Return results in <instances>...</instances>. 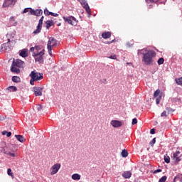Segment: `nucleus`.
I'll use <instances>...</instances> for the list:
<instances>
[{
    "label": "nucleus",
    "mask_w": 182,
    "mask_h": 182,
    "mask_svg": "<svg viewBox=\"0 0 182 182\" xmlns=\"http://www.w3.org/2000/svg\"><path fill=\"white\" fill-rule=\"evenodd\" d=\"M158 65H163V63H164V58H161L158 60L157 61Z\"/></svg>",
    "instance_id": "2f4dec72"
},
{
    "label": "nucleus",
    "mask_w": 182,
    "mask_h": 182,
    "mask_svg": "<svg viewBox=\"0 0 182 182\" xmlns=\"http://www.w3.org/2000/svg\"><path fill=\"white\" fill-rule=\"evenodd\" d=\"M109 59H117V56L116 55V54L112 55L108 57Z\"/></svg>",
    "instance_id": "37998d69"
},
{
    "label": "nucleus",
    "mask_w": 182,
    "mask_h": 182,
    "mask_svg": "<svg viewBox=\"0 0 182 182\" xmlns=\"http://www.w3.org/2000/svg\"><path fill=\"white\" fill-rule=\"evenodd\" d=\"M7 90H9V92H16V90H18V88H16V87L15 86H10L7 88Z\"/></svg>",
    "instance_id": "a878e982"
},
{
    "label": "nucleus",
    "mask_w": 182,
    "mask_h": 182,
    "mask_svg": "<svg viewBox=\"0 0 182 182\" xmlns=\"http://www.w3.org/2000/svg\"><path fill=\"white\" fill-rule=\"evenodd\" d=\"M30 14H31V15H35L36 16H41V15L43 14V11H42V9H37L35 11L31 9Z\"/></svg>",
    "instance_id": "4468645a"
},
{
    "label": "nucleus",
    "mask_w": 182,
    "mask_h": 182,
    "mask_svg": "<svg viewBox=\"0 0 182 182\" xmlns=\"http://www.w3.org/2000/svg\"><path fill=\"white\" fill-rule=\"evenodd\" d=\"M172 159L175 161V163H178L179 161H181V156H180L179 151L173 153Z\"/></svg>",
    "instance_id": "9b49d317"
},
{
    "label": "nucleus",
    "mask_w": 182,
    "mask_h": 182,
    "mask_svg": "<svg viewBox=\"0 0 182 182\" xmlns=\"http://www.w3.org/2000/svg\"><path fill=\"white\" fill-rule=\"evenodd\" d=\"M51 12L49 11V10H48V9H44V15H46V16L50 15Z\"/></svg>",
    "instance_id": "4c0bfd02"
},
{
    "label": "nucleus",
    "mask_w": 182,
    "mask_h": 182,
    "mask_svg": "<svg viewBox=\"0 0 182 182\" xmlns=\"http://www.w3.org/2000/svg\"><path fill=\"white\" fill-rule=\"evenodd\" d=\"M122 177L124 178H130V177H132V171H124V173H122Z\"/></svg>",
    "instance_id": "6ab92c4d"
},
{
    "label": "nucleus",
    "mask_w": 182,
    "mask_h": 182,
    "mask_svg": "<svg viewBox=\"0 0 182 182\" xmlns=\"http://www.w3.org/2000/svg\"><path fill=\"white\" fill-rule=\"evenodd\" d=\"M73 180H80V175L78 173H74L72 175Z\"/></svg>",
    "instance_id": "b1692460"
},
{
    "label": "nucleus",
    "mask_w": 182,
    "mask_h": 182,
    "mask_svg": "<svg viewBox=\"0 0 182 182\" xmlns=\"http://www.w3.org/2000/svg\"><path fill=\"white\" fill-rule=\"evenodd\" d=\"M175 80H176V85H179L180 86L182 85V77L179 78H176Z\"/></svg>",
    "instance_id": "bb28decb"
},
{
    "label": "nucleus",
    "mask_w": 182,
    "mask_h": 182,
    "mask_svg": "<svg viewBox=\"0 0 182 182\" xmlns=\"http://www.w3.org/2000/svg\"><path fill=\"white\" fill-rule=\"evenodd\" d=\"M157 173H161V169H156L154 171V174H157Z\"/></svg>",
    "instance_id": "de8ad7c7"
},
{
    "label": "nucleus",
    "mask_w": 182,
    "mask_h": 182,
    "mask_svg": "<svg viewBox=\"0 0 182 182\" xmlns=\"http://www.w3.org/2000/svg\"><path fill=\"white\" fill-rule=\"evenodd\" d=\"M80 2L82 6L85 9L86 12L87 14H90V7H89V4L86 0H77Z\"/></svg>",
    "instance_id": "9d476101"
},
{
    "label": "nucleus",
    "mask_w": 182,
    "mask_h": 182,
    "mask_svg": "<svg viewBox=\"0 0 182 182\" xmlns=\"http://www.w3.org/2000/svg\"><path fill=\"white\" fill-rule=\"evenodd\" d=\"M46 28L47 29H49V28H50V26H53V25H55V23H53V21H50V20H48L47 21H46Z\"/></svg>",
    "instance_id": "412c9836"
},
{
    "label": "nucleus",
    "mask_w": 182,
    "mask_h": 182,
    "mask_svg": "<svg viewBox=\"0 0 182 182\" xmlns=\"http://www.w3.org/2000/svg\"><path fill=\"white\" fill-rule=\"evenodd\" d=\"M11 71L13 72V73H21V70H19V68H16V65H14V64L11 65Z\"/></svg>",
    "instance_id": "a211bd4d"
},
{
    "label": "nucleus",
    "mask_w": 182,
    "mask_h": 182,
    "mask_svg": "<svg viewBox=\"0 0 182 182\" xmlns=\"http://www.w3.org/2000/svg\"><path fill=\"white\" fill-rule=\"evenodd\" d=\"M7 133H8V131H3L1 132V134H3V136H5L6 134H7Z\"/></svg>",
    "instance_id": "864d4df0"
},
{
    "label": "nucleus",
    "mask_w": 182,
    "mask_h": 182,
    "mask_svg": "<svg viewBox=\"0 0 182 182\" xmlns=\"http://www.w3.org/2000/svg\"><path fill=\"white\" fill-rule=\"evenodd\" d=\"M58 26H60V23L58 24Z\"/></svg>",
    "instance_id": "bf43d9fd"
},
{
    "label": "nucleus",
    "mask_w": 182,
    "mask_h": 182,
    "mask_svg": "<svg viewBox=\"0 0 182 182\" xmlns=\"http://www.w3.org/2000/svg\"><path fill=\"white\" fill-rule=\"evenodd\" d=\"M1 49H4L7 52H9V50H11V47L9 46V42L4 43V44H2Z\"/></svg>",
    "instance_id": "dca6fc26"
},
{
    "label": "nucleus",
    "mask_w": 182,
    "mask_h": 182,
    "mask_svg": "<svg viewBox=\"0 0 182 182\" xmlns=\"http://www.w3.org/2000/svg\"><path fill=\"white\" fill-rule=\"evenodd\" d=\"M60 169V164H54L50 169L51 176H53Z\"/></svg>",
    "instance_id": "0eeeda50"
},
{
    "label": "nucleus",
    "mask_w": 182,
    "mask_h": 182,
    "mask_svg": "<svg viewBox=\"0 0 182 182\" xmlns=\"http://www.w3.org/2000/svg\"><path fill=\"white\" fill-rule=\"evenodd\" d=\"M16 35V31H10L9 33H7L6 38H8L7 39L8 42H11V39H14Z\"/></svg>",
    "instance_id": "2eb2a0df"
},
{
    "label": "nucleus",
    "mask_w": 182,
    "mask_h": 182,
    "mask_svg": "<svg viewBox=\"0 0 182 182\" xmlns=\"http://www.w3.org/2000/svg\"><path fill=\"white\" fill-rule=\"evenodd\" d=\"M132 124H133V125L137 124V118H134V119H132Z\"/></svg>",
    "instance_id": "c03bdc74"
},
{
    "label": "nucleus",
    "mask_w": 182,
    "mask_h": 182,
    "mask_svg": "<svg viewBox=\"0 0 182 182\" xmlns=\"http://www.w3.org/2000/svg\"><path fill=\"white\" fill-rule=\"evenodd\" d=\"M147 4H153L154 2H159V0H146Z\"/></svg>",
    "instance_id": "ea45409f"
},
{
    "label": "nucleus",
    "mask_w": 182,
    "mask_h": 182,
    "mask_svg": "<svg viewBox=\"0 0 182 182\" xmlns=\"http://www.w3.org/2000/svg\"><path fill=\"white\" fill-rule=\"evenodd\" d=\"M168 116V113L167 112L166 109L161 114V117H167Z\"/></svg>",
    "instance_id": "c756f323"
},
{
    "label": "nucleus",
    "mask_w": 182,
    "mask_h": 182,
    "mask_svg": "<svg viewBox=\"0 0 182 182\" xmlns=\"http://www.w3.org/2000/svg\"><path fill=\"white\" fill-rule=\"evenodd\" d=\"M15 137L17 139L18 141H20V143H23L25 141V137L22 135H15Z\"/></svg>",
    "instance_id": "4be33fe9"
},
{
    "label": "nucleus",
    "mask_w": 182,
    "mask_h": 182,
    "mask_svg": "<svg viewBox=\"0 0 182 182\" xmlns=\"http://www.w3.org/2000/svg\"><path fill=\"white\" fill-rule=\"evenodd\" d=\"M35 96H42L43 87H33Z\"/></svg>",
    "instance_id": "ddd939ff"
},
{
    "label": "nucleus",
    "mask_w": 182,
    "mask_h": 182,
    "mask_svg": "<svg viewBox=\"0 0 182 182\" xmlns=\"http://www.w3.org/2000/svg\"><path fill=\"white\" fill-rule=\"evenodd\" d=\"M35 50H36L35 47H31L30 48L31 52H35Z\"/></svg>",
    "instance_id": "5fc2aeb1"
},
{
    "label": "nucleus",
    "mask_w": 182,
    "mask_h": 182,
    "mask_svg": "<svg viewBox=\"0 0 182 182\" xmlns=\"http://www.w3.org/2000/svg\"><path fill=\"white\" fill-rule=\"evenodd\" d=\"M160 100H161V95L159 96V97L156 99V105H160Z\"/></svg>",
    "instance_id": "58836bf2"
},
{
    "label": "nucleus",
    "mask_w": 182,
    "mask_h": 182,
    "mask_svg": "<svg viewBox=\"0 0 182 182\" xmlns=\"http://www.w3.org/2000/svg\"><path fill=\"white\" fill-rule=\"evenodd\" d=\"M176 180H177V178H173V182H176Z\"/></svg>",
    "instance_id": "13d9d810"
},
{
    "label": "nucleus",
    "mask_w": 182,
    "mask_h": 182,
    "mask_svg": "<svg viewBox=\"0 0 182 182\" xmlns=\"http://www.w3.org/2000/svg\"><path fill=\"white\" fill-rule=\"evenodd\" d=\"M43 55H45V50H41L40 53L33 54L36 62H39V63H43Z\"/></svg>",
    "instance_id": "20e7f679"
},
{
    "label": "nucleus",
    "mask_w": 182,
    "mask_h": 182,
    "mask_svg": "<svg viewBox=\"0 0 182 182\" xmlns=\"http://www.w3.org/2000/svg\"><path fill=\"white\" fill-rule=\"evenodd\" d=\"M175 178H177L178 181L182 182V174H178L175 176Z\"/></svg>",
    "instance_id": "72a5a7b5"
},
{
    "label": "nucleus",
    "mask_w": 182,
    "mask_h": 182,
    "mask_svg": "<svg viewBox=\"0 0 182 182\" xmlns=\"http://www.w3.org/2000/svg\"><path fill=\"white\" fill-rule=\"evenodd\" d=\"M58 46V41L55 39L53 37H50L49 38V41H48L47 46L51 47V48H55Z\"/></svg>",
    "instance_id": "6e6552de"
},
{
    "label": "nucleus",
    "mask_w": 182,
    "mask_h": 182,
    "mask_svg": "<svg viewBox=\"0 0 182 182\" xmlns=\"http://www.w3.org/2000/svg\"><path fill=\"white\" fill-rule=\"evenodd\" d=\"M7 173L9 176H11V177H14V173H12V169L8 168Z\"/></svg>",
    "instance_id": "e433bc0d"
},
{
    "label": "nucleus",
    "mask_w": 182,
    "mask_h": 182,
    "mask_svg": "<svg viewBox=\"0 0 182 182\" xmlns=\"http://www.w3.org/2000/svg\"><path fill=\"white\" fill-rule=\"evenodd\" d=\"M166 110L168 114H170V113H173V112H174V109H173V108H171V107H166Z\"/></svg>",
    "instance_id": "7c9ffc66"
},
{
    "label": "nucleus",
    "mask_w": 182,
    "mask_h": 182,
    "mask_svg": "<svg viewBox=\"0 0 182 182\" xmlns=\"http://www.w3.org/2000/svg\"><path fill=\"white\" fill-rule=\"evenodd\" d=\"M155 144H156V138H154L152 141L149 143V144L150 146H151V147H153V146H154Z\"/></svg>",
    "instance_id": "79ce46f5"
},
{
    "label": "nucleus",
    "mask_w": 182,
    "mask_h": 182,
    "mask_svg": "<svg viewBox=\"0 0 182 182\" xmlns=\"http://www.w3.org/2000/svg\"><path fill=\"white\" fill-rule=\"evenodd\" d=\"M114 40H112V41H107L106 43H107V45H110V43H113V42H114Z\"/></svg>",
    "instance_id": "603ef678"
},
{
    "label": "nucleus",
    "mask_w": 182,
    "mask_h": 182,
    "mask_svg": "<svg viewBox=\"0 0 182 182\" xmlns=\"http://www.w3.org/2000/svg\"><path fill=\"white\" fill-rule=\"evenodd\" d=\"M35 49H36V50H39V49H41V48H39V46H37L35 47Z\"/></svg>",
    "instance_id": "6e6d98bb"
},
{
    "label": "nucleus",
    "mask_w": 182,
    "mask_h": 182,
    "mask_svg": "<svg viewBox=\"0 0 182 182\" xmlns=\"http://www.w3.org/2000/svg\"><path fill=\"white\" fill-rule=\"evenodd\" d=\"M20 56L22 58H26L28 56V54L26 53V50H23L19 53Z\"/></svg>",
    "instance_id": "393cba45"
},
{
    "label": "nucleus",
    "mask_w": 182,
    "mask_h": 182,
    "mask_svg": "<svg viewBox=\"0 0 182 182\" xmlns=\"http://www.w3.org/2000/svg\"><path fill=\"white\" fill-rule=\"evenodd\" d=\"M4 154H6L7 156H11V157H15V154L6 151L5 150H4Z\"/></svg>",
    "instance_id": "c85d7f7f"
},
{
    "label": "nucleus",
    "mask_w": 182,
    "mask_h": 182,
    "mask_svg": "<svg viewBox=\"0 0 182 182\" xmlns=\"http://www.w3.org/2000/svg\"><path fill=\"white\" fill-rule=\"evenodd\" d=\"M29 76L31 77L30 85H31V86L35 85V82H39V80L43 79V73H38V71L35 70L31 72Z\"/></svg>",
    "instance_id": "f257e3e1"
},
{
    "label": "nucleus",
    "mask_w": 182,
    "mask_h": 182,
    "mask_svg": "<svg viewBox=\"0 0 182 182\" xmlns=\"http://www.w3.org/2000/svg\"><path fill=\"white\" fill-rule=\"evenodd\" d=\"M13 66H16V68H25V62L20 59H16L13 60Z\"/></svg>",
    "instance_id": "423d86ee"
},
{
    "label": "nucleus",
    "mask_w": 182,
    "mask_h": 182,
    "mask_svg": "<svg viewBox=\"0 0 182 182\" xmlns=\"http://www.w3.org/2000/svg\"><path fill=\"white\" fill-rule=\"evenodd\" d=\"M29 9L31 11V8H26L23 10V14H26L27 12H29Z\"/></svg>",
    "instance_id": "a18cd8bd"
},
{
    "label": "nucleus",
    "mask_w": 182,
    "mask_h": 182,
    "mask_svg": "<svg viewBox=\"0 0 182 182\" xmlns=\"http://www.w3.org/2000/svg\"><path fill=\"white\" fill-rule=\"evenodd\" d=\"M43 19L44 17L41 16V18L38 21V24L36 27V29L33 32L34 35H38V33H41V31H42V25H43Z\"/></svg>",
    "instance_id": "39448f33"
},
{
    "label": "nucleus",
    "mask_w": 182,
    "mask_h": 182,
    "mask_svg": "<svg viewBox=\"0 0 182 182\" xmlns=\"http://www.w3.org/2000/svg\"><path fill=\"white\" fill-rule=\"evenodd\" d=\"M166 180H167V176H162V177L159 179V182H166Z\"/></svg>",
    "instance_id": "c9c22d12"
},
{
    "label": "nucleus",
    "mask_w": 182,
    "mask_h": 182,
    "mask_svg": "<svg viewBox=\"0 0 182 182\" xmlns=\"http://www.w3.org/2000/svg\"><path fill=\"white\" fill-rule=\"evenodd\" d=\"M122 157H127L129 156V152H127V151L124 149L122 151Z\"/></svg>",
    "instance_id": "cd10ccee"
},
{
    "label": "nucleus",
    "mask_w": 182,
    "mask_h": 182,
    "mask_svg": "<svg viewBox=\"0 0 182 182\" xmlns=\"http://www.w3.org/2000/svg\"><path fill=\"white\" fill-rule=\"evenodd\" d=\"M127 46H129L130 48V47H132V44H130V43H128Z\"/></svg>",
    "instance_id": "4d7b16f0"
},
{
    "label": "nucleus",
    "mask_w": 182,
    "mask_h": 182,
    "mask_svg": "<svg viewBox=\"0 0 182 182\" xmlns=\"http://www.w3.org/2000/svg\"><path fill=\"white\" fill-rule=\"evenodd\" d=\"M112 36V32L107 31L102 33V38L109 39Z\"/></svg>",
    "instance_id": "f3484780"
},
{
    "label": "nucleus",
    "mask_w": 182,
    "mask_h": 182,
    "mask_svg": "<svg viewBox=\"0 0 182 182\" xmlns=\"http://www.w3.org/2000/svg\"><path fill=\"white\" fill-rule=\"evenodd\" d=\"M50 15H51V16H55V17H57V16H59V14H55V13H50Z\"/></svg>",
    "instance_id": "09e8293b"
},
{
    "label": "nucleus",
    "mask_w": 182,
    "mask_h": 182,
    "mask_svg": "<svg viewBox=\"0 0 182 182\" xmlns=\"http://www.w3.org/2000/svg\"><path fill=\"white\" fill-rule=\"evenodd\" d=\"M150 133H151V134H154V133H156V129H151L150 130Z\"/></svg>",
    "instance_id": "8fccbe9b"
},
{
    "label": "nucleus",
    "mask_w": 182,
    "mask_h": 182,
    "mask_svg": "<svg viewBox=\"0 0 182 182\" xmlns=\"http://www.w3.org/2000/svg\"><path fill=\"white\" fill-rule=\"evenodd\" d=\"M160 95V90H156L154 93V97H157Z\"/></svg>",
    "instance_id": "f704fd0d"
},
{
    "label": "nucleus",
    "mask_w": 182,
    "mask_h": 182,
    "mask_svg": "<svg viewBox=\"0 0 182 182\" xmlns=\"http://www.w3.org/2000/svg\"><path fill=\"white\" fill-rule=\"evenodd\" d=\"M17 0H5L4 3L3 4V6L5 8L8 6H14L15 4H16Z\"/></svg>",
    "instance_id": "f8f14e48"
},
{
    "label": "nucleus",
    "mask_w": 182,
    "mask_h": 182,
    "mask_svg": "<svg viewBox=\"0 0 182 182\" xmlns=\"http://www.w3.org/2000/svg\"><path fill=\"white\" fill-rule=\"evenodd\" d=\"M47 48H48V53H49L50 56H52V48H51V46H47Z\"/></svg>",
    "instance_id": "a19ab883"
},
{
    "label": "nucleus",
    "mask_w": 182,
    "mask_h": 182,
    "mask_svg": "<svg viewBox=\"0 0 182 182\" xmlns=\"http://www.w3.org/2000/svg\"><path fill=\"white\" fill-rule=\"evenodd\" d=\"M164 161L168 164V163H170V156H164Z\"/></svg>",
    "instance_id": "473e14b6"
},
{
    "label": "nucleus",
    "mask_w": 182,
    "mask_h": 182,
    "mask_svg": "<svg viewBox=\"0 0 182 182\" xmlns=\"http://www.w3.org/2000/svg\"><path fill=\"white\" fill-rule=\"evenodd\" d=\"M6 136H7V137H11V136H12V132H7Z\"/></svg>",
    "instance_id": "3c124183"
},
{
    "label": "nucleus",
    "mask_w": 182,
    "mask_h": 182,
    "mask_svg": "<svg viewBox=\"0 0 182 182\" xmlns=\"http://www.w3.org/2000/svg\"><path fill=\"white\" fill-rule=\"evenodd\" d=\"M9 22L11 26H16V25H18V22L15 21V18H14V16L10 17Z\"/></svg>",
    "instance_id": "aec40b11"
},
{
    "label": "nucleus",
    "mask_w": 182,
    "mask_h": 182,
    "mask_svg": "<svg viewBox=\"0 0 182 182\" xmlns=\"http://www.w3.org/2000/svg\"><path fill=\"white\" fill-rule=\"evenodd\" d=\"M37 110H38V112H41V110H42V105H37Z\"/></svg>",
    "instance_id": "49530a36"
},
{
    "label": "nucleus",
    "mask_w": 182,
    "mask_h": 182,
    "mask_svg": "<svg viewBox=\"0 0 182 182\" xmlns=\"http://www.w3.org/2000/svg\"><path fill=\"white\" fill-rule=\"evenodd\" d=\"M63 19L64 20V22L68 23L69 25H72V26H76V25H77V20L73 16L67 17L63 16Z\"/></svg>",
    "instance_id": "7ed1b4c3"
},
{
    "label": "nucleus",
    "mask_w": 182,
    "mask_h": 182,
    "mask_svg": "<svg viewBox=\"0 0 182 182\" xmlns=\"http://www.w3.org/2000/svg\"><path fill=\"white\" fill-rule=\"evenodd\" d=\"M110 124H111V126H112V127L117 129V128L122 127L123 126V122H122L121 121H119V120H112L110 122Z\"/></svg>",
    "instance_id": "1a4fd4ad"
},
{
    "label": "nucleus",
    "mask_w": 182,
    "mask_h": 182,
    "mask_svg": "<svg viewBox=\"0 0 182 182\" xmlns=\"http://www.w3.org/2000/svg\"><path fill=\"white\" fill-rule=\"evenodd\" d=\"M12 80L15 83H19V82H21V78L18 76H13L12 77Z\"/></svg>",
    "instance_id": "5701e85b"
},
{
    "label": "nucleus",
    "mask_w": 182,
    "mask_h": 182,
    "mask_svg": "<svg viewBox=\"0 0 182 182\" xmlns=\"http://www.w3.org/2000/svg\"><path fill=\"white\" fill-rule=\"evenodd\" d=\"M143 55L142 62H144L145 65H153V58L156 56V53L154 50H148Z\"/></svg>",
    "instance_id": "f03ea898"
}]
</instances>
